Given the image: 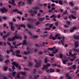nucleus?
I'll return each mask as SVG.
<instances>
[{"mask_svg": "<svg viewBox=\"0 0 79 79\" xmlns=\"http://www.w3.org/2000/svg\"><path fill=\"white\" fill-rule=\"evenodd\" d=\"M1 55L0 54V61L2 62V61H3V59L1 58Z\"/></svg>", "mask_w": 79, "mask_h": 79, "instance_id": "51", "label": "nucleus"}, {"mask_svg": "<svg viewBox=\"0 0 79 79\" xmlns=\"http://www.w3.org/2000/svg\"><path fill=\"white\" fill-rule=\"evenodd\" d=\"M70 32H74V31L72 28L71 30H70Z\"/></svg>", "mask_w": 79, "mask_h": 79, "instance_id": "61", "label": "nucleus"}, {"mask_svg": "<svg viewBox=\"0 0 79 79\" xmlns=\"http://www.w3.org/2000/svg\"><path fill=\"white\" fill-rule=\"evenodd\" d=\"M33 38H38V35H35L33 36Z\"/></svg>", "mask_w": 79, "mask_h": 79, "instance_id": "42", "label": "nucleus"}, {"mask_svg": "<svg viewBox=\"0 0 79 79\" xmlns=\"http://www.w3.org/2000/svg\"><path fill=\"white\" fill-rule=\"evenodd\" d=\"M51 29L49 28H44L45 31H47L48 30V31L49 30H50Z\"/></svg>", "mask_w": 79, "mask_h": 79, "instance_id": "39", "label": "nucleus"}, {"mask_svg": "<svg viewBox=\"0 0 79 79\" xmlns=\"http://www.w3.org/2000/svg\"><path fill=\"white\" fill-rule=\"evenodd\" d=\"M50 66V64H48L47 65H44V67L42 68V69H44L45 68H48V67H49Z\"/></svg>", "mask_w": 79, "mask_h": 79, "instance_id": "8", "label": "nucleus"}, {"mask_svg": "<svg viewBox=\"0 0 79 79\" xmlns=\"http://www.w3.org/2000/svg\"><path fill=\"white\" fill-rule=\"evenodd\" d=\"M74 37L75 39H77V40H79V35H74Z\"/></svg>", "mask_w": 79, "mask_h": 79, "instance_id": "13", "label": "nucleus"}, {"mask_svg": "<svg viewBox=\"0 0 79 79\" xmlns=\"http://www.w3.org/2000/svg\"><path fill=\"white\" fill-rule=\"evenodd\" d=\"M68 68L69 69H70V70H71V69H73V66H71L70 67H68Z\"/></svg>", "mask_w": 79, "mask_h": 79, "instance_id": "49", "label": "nucleus"}, {"mask_svg": "<svg viewBox=\"0 0 79 79\" xmlns=\"http://www.w3.org/2000/svg\"><path fill=\"white\" fill-rule=\"evenodd\" d=\"M52 37H53V35H51L49 36V37H48V39H52Z\"/></svg>", "mask_w": 79, "mask_h": 79, "instance_id": "36", "label": "nucleus"}, {"mask_svg": "<svg viewBox=\"0 0 79 79\" xmlns=\"http://www.w3.org/2000/svg\"><path fill=\"white\" fill-rule=\"evenodd\" d=\"M74 44L75 45V48H77L79 46V45H78V44H79V41H75Z\"/></svg>", "mask_w": 79, "mask_h": 79, "instance_id": "9", "label": "nucleus"}, {"mask_svg": "<svg viewBox=\"0 0 79 79\" xmlns=\"http://www.w3.org/2000/svg\"><path fill=\"white\" fill-rule=\"evenodd\" d=\"M10 33L9 32H8L6 35H5L6 37H8V36H9V35H10Z\"/></svg>", "mask_w": 79, "mask_h": 79, "instance_id": "30", "label": "nucleus"}, {"mask_svg": "<svg viewBox=\"0 0 79 79\" xmlns=\"http://www.w3.org/2000/svg\"><path fill=\"white\" fill-rule=\"evenodd\" d=\"M54 17H56L55 16V15H53L52 16H51V18H54Z\"/></svg>", "mask_w": 79, "mask_h": 79, "instance_id": "57", "label": "nucleus"}, {"mask_svg": "<svg viewBox=\"0 0 79 79\" xmlns=\"http://www.w3.org/2000/svg\"><path fill=\"white\" fill-rule=\"evenodd\" d=\"M6 53L7 54H9L10 53V51H9V50H7Z\"/></svg>", "mask_w": 79, "mask_h": 79, "instance_id": "52", "label": "nucleus"}, {"mask_svg": "<svg viewBox=\"0 0 79 79\" xmlns=\"http://www.w3.org/2000/svg\"><path fill=\"white\" fill-rule=\"evenodd\" d=\"M12 75L13 76H16V72H14L12 73Z\"/></svg>", "mask_w": 79, "mask_h": 79, "instance_id": "37", "label": "nucleus"}, {"mask_svg": "<svg viewBox=\"0 0 79 79\" xmlns=\"http://www.w3.org/2000/svg\"><path fill=\"white\" fill-rule=\"evenodd\" d=\"M20 26H22L23 27H24V28H26V26H25V25L24 24H21L20 25Z\"/></svg>", "mask_w": 79, "mask_h": 79, "instance_id": "35", "label": "nucleus"}, {"mask_svg": "<svg viewBox=\"0 0 79 79\" xmlns=\"http://www.w3.org/2000/svg\"><path fill=\"white\" fill-rule=\"evenodd\" d=\"M0 11H1L2 13H6L8 11V9L5 7H3L0 9Z\"/></svg>", "mask_w": 79, "mask_h": 79, "instance_id": "5", "label": "nucleus"}, {"mask_svg": "<svg viewBox=\"0 0 79 79\" xmlns=\"http://www.w3.org/2000/svg\"><path fill=\"white\" fill-rule=\"evenodd\" d=\"M48 62V58L47 57H46L45 58H44V62L45 63H47V62Z\"/></svg>", "mask_w": 79, "mask_h": 79, "instance_id": "20", "label": "nucleus"}, {"mask_svg": "<svg viewBox=\"0 0 79 79\" xmlns=\"http://www.w3.org/2000/svg\"><path fill=\"white\" fill-rule=\"evenodd\" d=\"M50 71L51 73H53L55 72V69L51 68L50 69Z\"/></svg>", "mask_w": 79, "mask_h": 79, "instance_id": "22", "label": "nucleus"}, {"mask_svg": "<svg viewBox=\"0 0 79 79\" xmlns=\"http://www.w3.org/2000/svg\"><path fill=\"white\" fill-rule=\"evenodd\" d=\"M28 26L29 28H32V29H34V28H35L34 27H33L32 26H31L30 24L28 25Z\"/></svg>", "mask_w": 79, "mask_h": 79, "instance_id": "17", "label": "nucleus"}, {"mask_svg": "<svg viewBox=\"0 0 79 79\" xmlns=\"http://www.w3.org/2000/svg\"><path fill=\"white\" fill-rule=\"evenodd\" d=\"M34 61L35 62H36L37 64H38V65L36 64L35 65V68H39V66H41V64H39V62H37V59H35Z\"/></svg>", "mask_w": 79, "mask_h": 79, "instance_id": "6", "label": "nucleus"}, {"mask_svg": "<svg viewBox=\"0 0 79 79\" xmlns=\"http://www.w3.org/2000/svg\"><path fill=\"white\" fill-rule=\"evenodd\" d=\"M55 47H54L52 48H48V50H52V51H53L52 52V53H53L54 54H55L56 53L58 52V50L57 49H56L55 51Z\"/></svg>", "mask_w": 79, "mask_h": 79, "instance_id": "4", "label": "nucleus"}, {"mask_svg": "<svg viewBox=\"0 0 79 79\" xmlns=\"http://www.w3.org/2000/svg\"><path fill=\"white\" fill-rule=\"evenodd\" d=\"M20 39V37L17 36V35H15L12 38H9L7 40L8 41L11 42V41H14L15 39Z\"/></svg>", "mask_w": 79, "mask_h": 79, "instance_id": "2", "label": "nucleus"}, {"mask_svg": "<svg viewBox=\"0 0 79 79\" xmlns=\"http://www.w3.org/2000/svg\"><path fill=\"white\" fill-rule=\"evenodd\" d=\"M69 4L70 5H71V6H74V3L73 2H69Z\"/></svg>", "mask_w": 79, "mask_h": 79, "instance_id": "19", "label": "nucleus"}, {"mask_svg": "<svg viewBox=\"0 0 79 79\" xmlns=\"http://www.w3.org/2000/svg\"><path fill=\"white\" fill-rule=\"evenodd\" d=\"M19 75H20V72H19L17 75V78H19V79H20V76Z\"/></svg>", "mask_w": 79, "mask_h": 79, "instance_id": "18", "label": "nucleus"}, {"mask_svg": "<svg viewBox=\"0 0 79 79\" xmlns=\"http://www.w3.org/2000/svg\"><path fill=\"white\" fill-rule=\"evenodd\" d=\"M34 12L35 14H36L37 15V10H35L34 11Z\"/></svg>", "mask_w": 79, "mask_h": 79, "instance_id": "54", "label": "nucleus"}, {"mask_svg": "<svg viewBox=\"0 0 79 79\" xmlns=\"http://www.w3.org/2000/svg\"><path fill=\"white\" fill-rule=\"evenodd\" d=\"M24 54H25V55H27L29 53H31V52L29 51H27V52L24 51Z\"/></svg>", "mask_w": 79, "mask_h": 79, "instance_id": "21", "label": "nucleus"}, {"mask_svg": "<svg viewBox=\"0 0 79 79\" xmlns=\"http://www.w3.org/2000/svg\"><path fill=\"white\" fill-rule=\"evenodd\" d=\"M15 26H11L10 27V29L11 31H15Z\"/></svg>", "mask_w": 79, "mask_h": 79, "instance_id": "15", "label": "nucleus"}, {"mask_svg": "<svg viewBox=\"0 0 79 79\" xmlns=\"http://www.w3.org/2000/svg\"><path fill=\"white\" fill-rule=\"evenodd\" d=\"M55 24L56 26H58V22H56V23H55Z\"/></svg>", "mask_w": 79, "mask_h": 79, "instance_id": "62", "label": "nucleus"}, {"mask_svg": "<svg viewBox=\"0 0 79 79\" xmlns=\"http://www.w3.org/2000/svg\"><path fill=\"white\" fill-rule=\"evenodd\" d=\"M63 40H60V41L62 43V44L63 45H64V36L63 37Z\"/></svg>", "mask_w": 79, "mask_h": 79, "instance_id": "12", "label": "nucleus"}, {"mask_svg": "<svg viewBox=\"0 0 79 79\" xmlns=\"http://www.w3.org/2000/svg\"><path fill=\"white\" fill-rule=\"evenodd\" d=\"M74 10H78V7H75L74 8Z\"/></svg>", "mask_w": 79, "mask_h": 79, "instance_id": "58", "label": "nucleus"}, {"mask_svg": "<svg viewBox=\"0 0 79 79\" xmlns=\"http://www.w3.org/2000/svg\"><path fill=\"white\" fill-rule=\"evenodd\" d=\"M56 71L57 73H60V69H57Z\"/></svg>", "mask_w": 79, "mask_h": 79, "instance_id": "46", "label": "nucleus"}, {"mask_svg": "<svg viewBox=\"0 0 79 79\" xmlns=\"http://www.w3.org/2000/svg\"><path fill=\"white\" fill-rule=\"evenodd\" d=\"M39 24H40V22H37L35 23L36 26H38Z\"/></svg>", "mask_w": 79, "mask_h": 79, "instance_id": "45", "label": "nucleus"}, {"mask_svg": "<svg viewBox=\"0 0 79 79\" xmlns=\"http://www.w3.org/2000/svg\"><path fill=\"white\" fill-rule=\"evenodd\" d=\"M21 74H23V75H24L25 76V75H26V74H27V73L26 72H21Z\"/></svg>", "mask_w": 79, "mask_h": 79, "instance_id": "32", "label": "nucleus"}, {"mask_svg": "<svg viewBox=\"0 0 79 79\" xmlns=\"http://www.w3.org/2000/svg\"><path fill=\"white\" fill-rule=\"evenodd\" d=\"M12 64H13V66H12V69H13V71H15V66L16 68H18L19 67V64L18 63H16L15 61L13 62L12 63Z\"/></svg>", "mask_w": 79, "mask_h": 79, "instance_id": "3", "label": "nucleus"}, {"mask_svg": "<svg viewBox=\"0 0 79 79\" xmlns=\"http://www.w3.org/2000/svg\"><path fill=\"white\" fill-rule=\"evenodd\" d=\"M7 69H8V68H7V67H5L3 68V69L4 71H6Z\"/></svg>", "mask_w": 79, "mask_h": 79, "instance_id": "47", "label": "nucleus"}, {"mask_svg": "<svg viewBox=\"0 0 79 79\" xmlns=\"http://www.w3.org/2000/svg\"><path fill=\"white\" fill-rule=\"evenodd\" d=\"M48 34H46V35H43L44 37H47V36H48Z\"/></svg>", "mask_w": 79, "mask_h": 79, "instance_id": "63", "label": "nucleus"}, {"mask_svg": "<svg viewBox=\"0 0 79 79\" xmlns=\"http://www.w3.org/2000/svg\"><path fill=\"white\" fill-rule=\"evenodd\" d=\"M69 56H74V55H73V54H72V51H71V50H69Z\"/></svg>", "mask_w": 79, "mask_h": 79, "instance_id": "11", "label": "nucleus"}, {"mask_svg": "<svg viewBox=\"0 0 79 79\" xmlns=\"http://www.w3.org/2000/svg\"><path fill=\"white\" fill-rule=\"evenodd\" d=\"M71 16L72 18H73V19H76V17L74 16L73 15H71Z\"/></svg>", "mask_w": 79, "mask_h": 79, "instance_id": "24", "label": "nucleus"}, {"mask_svg": "<svg viewBox=\"0 0 79 79\" xmlns=\"http://www.w3.org/2000/svg\"><path fill=\"white\" fill-rule=\"evenodd\" d=\"M49 56H54V55L53 54H51V53H49Z\"/></svg>", "mask_w": 79, "mask_h": 79, "instance_id": "40", "label": "nucleus"}, {"mask_svg": "<svg viewBox=\"0 0 79 79\" xmlns=\"http://www.w3.org/2000/svg\"><path fill=\"white\" fill-rule=\"evenodd\" d=\"M11 1H9V3H10V4H11L12 5H13L14 6H15L16 5V4H15V0H11Z\"/></svg>", "mask_w": 79, "mask_h": 79, "instance_id": "7", "label": "nucleus"}, {"mask_svg": "<svg viewBox=\"0 0 79 79\" xmlns=\"http://www.w3.org/2000/svg\"><path fill=\"white\" fill-rule=\"evenodd\" d=\"M7 45H9V46L11 48L10 49V52H12L13 53V55H16V56H17L18 57H20V55H19V53H20V51H16L15 52H13V48H14V46H11V44L9 42H7Z\"/></svg>", "mask_w": 79, "mask_h": 79, "instance_id": "1", "label": "nucleus"}, {"mask_svg": "<svg viewBox=\"0 0 79 79\" xmlns=\"http://www.w3.org/2000/svg\"><path fill=\"white\" fill-rule=\"evenodd\" d=\"M48 42H43L42 43V44H43V45H45V44H48Z\"/></svg>", "mask_w": 79, "mask_h": 79, "instance_id": "59", "label": "nucleus"}, {"mask_svg": "<svg viewBox=\"0 0 79 79\" xmlns=\"http://www.w3.org/2000/svg\"><path fill=\"white\" fill-rule=\"evenodd\" d=\"M73 69V68L74 69H76V64H74L72 66Z\"/></svg>", "mask_w": 79, "mask_h": 79, "instance_id": "34", "label": "nucleus"}, {"mask_svg": "<svg viewBox=\"0 0 79 79\" xmlns=\"http://www.w3.org/2000/svg\"><path fill=\"white\" fill-rule=\"evenodd\" d=\"M52 39L53 40H56V38L54 36H53L52 38Z\"/></svg>", "mask_w": 79, "mask_h": 79, "instance_id": "56", "label": "nucleus"}, {"mask_svg": "<svg viewBox=\"0 0 79 79\" xmlns=\"http://www.w3.org/2000/svg\"><path fill=\"white\" fill-rule=\"evenodd\" d=\"M63 56V55L62 54H60V58H62Z\"/></svg>", "mask_w": 79, "mask_h": 79, "instance_id": "48", "label": "nucleus"}, {"mask_svg": "<svg viewBox=\"0 0 79 79\" xmlns=\"http://www.w3.org/2000/svg\"><path fill=\"white\" fill-rule=\"evenodd\" d=\"M9 24L11 26H13V23L12 22L9 23Z\"/></svg>", "mask_w": 79, "mask_h": 79, "instance_id": "53", "label": "nucleus"}, {"mask_svg": "<svg viewBox=\"0 0 79 79\" xmlns=\"http://www.w3.org/2000/svg\"><path fill=\"white\" fill-rule=\"evenodd\" d=\"M15 26H16V27H19V25H18V24H15Z\"/></svg>", "mask_w": 79, "mask_h": 79, "instance_id": "60", "label": "nucleus"}, {"mask_svg": "<svg viewBox=\"0 0 79 79\" xmlns=\"http://www.w3.org/2000/svg\"><path fill=\"white\" fill-rule=\"evenodd\" d=\"M77 29V27H74L72 28V29H73V31H74V30H76Z\"/></svg>", "mask_w": 79, "mask_h": 79, "instance_id": "38", "label": "nucleus"}, {"mask_svg": "<svg viewBox=\"0 0 79 79\" xmlns=\"http://www.w3.org/2000/svg\"><path fill=\"white\" fill-rule=\"evenodd\" d=\"M29 4H31L32 3V2L34 1V0H27Z\"/></svg>", "mask_w": 79, "mask_h": 79, "instance_id": "23", "label": "nucleus"}, {"mask_svg": "<svg viewBox=\"0 0 79 79\" xmlns=\"http://www.w3.org/2000/svg\"><path fill=\"white\" fill-rule=\"evenodd\" d=\"M69 60H71V61H73V60H74V58H73L72 59L70 58Z\"/></svg>", "mask_w": 79, "mask_h": 79, "instance_id": "55", "label": "nucleus"}, {"mask_svg": "<svg viewBox=\"0 0 79 79\" xmlns=\"http://www.w3.org/2000/svg\"><path fill=\"white\" fill-rule=\"evenodd\" d=\"M53 24H51L49 26V29H51V27H52V26H53Z\"/></svg>", "mask_w": 79, "mask_h": 79, "instance_id": "41", "label": "nucleus"}, {"mask_svg": "<svg viewBox=\"0 0 79 79\" xmlns=\"http://www.w3.org/2000/svg\"><path fill=\"white\" fill-rule=\"evenodd\" d=\"M40 21H44V19H45V18H40L39 19Z\"/></svg>", "mask_w": 79, "mask_h": 79, "instance_id": "31", "label": "nucleus"}, {"mask_svg": "<svg viewBox=\"0 0 79 79\" xmlns=\"http://www.w3.org/2000/svg\"><path fill=\"white\" fill-rule=\"evenodd\" d=\"M7 37H6L5 35V36H3L2 37V39L3 40H4L5 41H6V38Z\"/></svg>", "mask_w": 79, "mask_h": 79, "instance_id": "27", "label": "nucleus"}, {"mask_svg": "<svg viewBox=\"0 0 79 79\" xmlns=\"http://www.w3.org/2000/svg\"><path fill=\"white\" fill-rule=\"evenodd\" d=\"M33 65V63L31 62H30L29 63V66L30 67V66H32Z\"/></svg>", "mask_w": 79, "mask_h": 79, "instance_id": "29", "label": "nucleus"}, {"mask_svg": "<svg viewBox=\"0 0 79 79\" xmlns=\"http://www.w3.org/2000/svg\"><path fill=\"white\" fill-rule=\"evenodd\" d=\"M64 26L65 27H69V26L66 25H64Z\"/></svg>", "mask_w": 79, "mask_h": 79, "instance_id": "64", "label": "nucleus"}, {"mask_svg": "<svg viewBox=\"0 0 79 79\" xmlns=\"http://www.w3.org/2000/svg\"><path fill=\"white\" fill-rule=\"evenodd\" d=\"M66 23L67 25H70V24H71V22L69 21H67L66 22Z\"/></svg>", "mask_w": 79, "mask_h": 79, "instance_id": "26", "label": "nucleus"}, {"mask_svg": "<svg viewBox=\"0 0 79 79\" xmlns=\"http://www.w3.org/2000/svg\"><path fill=\"white\" fill-rule=\"evenodd\" d=\"M63 15H68V13L67 12V10H65V11L63 13Z\"/></svg>", "mask_w": 79, "mask_h": 79, "instance_id": "28", "label": "nucleus"}, {"mask_svg": "<svg viewBox=\"0 0 79 79\" xmlns=\"http://www.w3.org/2000/svg\"><path fill=\"white\" fill-rule=\"evenodd\" d=\"M18 11H19V10L18 9H13L12 10L13 13H17Z\"/></svg>", "mask_w": 79, "mask_h": 79, "instance_id": "10", "label": "nucleus"}, {"mask_svg": "<svg viewBox=\"0 0 79 79\" xmlns=\"http://www.w3.org/2000/svg\"><path fill=\"white\" fill-rule=\"evenodd\" d=\"M8 62H9V60H7L4 61L5 63L7 64L8 63Z\"/></svg>", "mask_w": 79, "mask_h": 79, "instance_id": "44", "label": "nucleus"}, {"mask_svg": "<svg viewBox=\"0 0 79 79\" xmlns=\"http://www.w3.org/2000/svg\"><path fill=\"white\" fill-rule=\"evenodd\" d=\"M62 61L63 64H66V62H68V60L67 59L65 60H63Z\"/></svg>", "mask_w": 79, "mask_h": 79, "instance_id": "14", "label": "nucleus"}, {"mask_svg": "<svg viewBox=\"0 0 79 79\" xmlns=\"http://www.w3.org/2000/svg\"><path fill=\"white\" fill-rule=\"evenodd\" d=\"M27 44V41L26 40L23 41V43L22 44V45H26Z\"/></svg>", "mask_w": 79, "mask_h": 79, "instance_id": "16", "label": "nucleus"}, {"mask_svg": "<svg viewBox=\"0 0 79 79\" xmlns=\"http://www.w3.org/2000/svg\"><path fill=\"white\" fill-rule=\"evenodd\" d=\"M59 3L61 5H62L63 4V2L62 0L60 1L59 2Z\"/></svg>", "mask_w": 79, "mask_h": 79, "instance_id": "25", "label": "nucleus"}, {"mask_svg": "<svg viewBox=\"0 0 79 79\" xmlns=\"http://www.w3.org/2000/svg\"><path fill=\"white\" fill-rule=\"evenodd\" d=\"M77 49L76 48H74L73 49V50L74 52H77Z\"/></svg>", "mask_w": 79, "mask_h": 79, "instance_id": "50", "label": "nucleus"}, {"mask_svg": "<svg viewBox=\"0 0 79 79\" xmlns=\"http://www.w3.org/2000/svg\"><path fill=\"white\" fill-rule=\"evenodd\" d=\"M33 9L35 10H37V9H39V7H38V6H36L35 7H34L33 8Z\"/></svg>", "mask_w": 79, "mask_h": 79, "instance_id": "33", "label": "nucleus"}, {"mask_svg": "<svg viewBox=\"0 0 79 79\" xmlns=\"http://www.w3.org/2000/svg\"><path fill=\"white\" fill-rule=\"evenodd\" d=\"M60 34H57L56 35L55 37L56 38L58 37V36H60Z\"/></svg>", "mask_w": 79, "mask_h": 79, "instance_id": "43", "label": "nucleus"}]
</instances>
